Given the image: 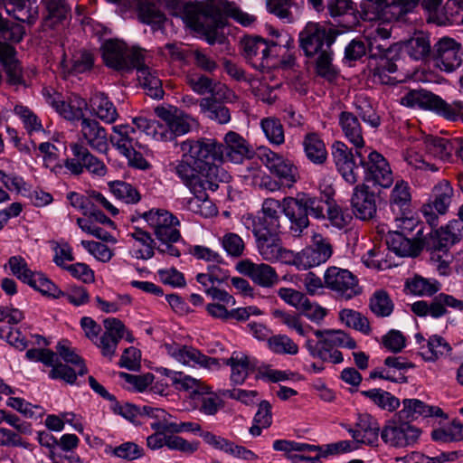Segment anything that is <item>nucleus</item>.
Masks as SVG:
<instances>
[{"instance_id": "1", "label": "nucleus", "mask_w": 463, "mask_h": 463, "mask_svg": "<svg viewBox=\"0 0 463 463\" xmlns=\"http://www.w3.org/2000/svg\"><path fill=\"white\" fill-rule=\"evenodd\" d=\"M180 149L194 164L205 171V178L217 182L227 181L229 175L220 168L218 163L223 160L222 145L212 138L186 139L180 144Z\"/></svg>"}, {"instance_id": "2", "label": "nucleus", "mask_w": 463, "mask_h": 463, "mask_svg": "<svg viewBox=\"0 0 463 463\" xmlns=\"http://www.w3.org/2000/svg\"><path fill=\"white\" fill-rule=\"evenodd\" d=\"M326 205L323 198L307 193H298L296 197H285L284 214L290 222L293 234L299 236L308 227V214L316 219L325 218Z\"/></svg>"}, {"instance_id": "3", "label": "nucleus", "mask_w": 463, "mask_h": 463, "mask_svg": "<svg viewBox=\"0 0 463 463\" xmlns=\"http://www.w3.org/2000/svg\"><path fill=\"white\" fill-rule=\"evenodd\" d=\"M155 112L159 118L158 126H156V140L159 141H173L189 133L195 124L193 118L175 107H157Z\"/></svg>"}, {"instance_id": "4", "label": "nucleus", "mask_w": 463, "mask_h": 463, "mask_svg": "<svg viewBox=\"0 0 463 463\" xmlns=\"http://www.w3.org/2000/svg\"><path fill=\"white\" fill-rule=\"evenodd\" d=\"M243 219L246 227L252 229L260 256L267 261H281L289 265L293 251L282 247L279 238L276 236L278 231L265 229L260 222L256 223V220L251 215L244 216Z\"/></svg>"}, {"instance_id": "5", "label": "nucleus", "mask_w": 463, "mask_h": 463, "mask_svg": "<svg viewBox=\"0 0 463 463\" xmlns=\"http://www.w3.org/2000/svg\"><path fill=\"white\" fill-rule=\"evenodd\" d=\"M105 64L117 71H129L138 61H147V51L128 47L124 42L109 40L101 47Z\"/></svg>"}, {"instance_id": "6", "label": "nucleus", "mask_w": 463, "mask_h": 463, "mask_svg": "<svg viewBox=\"0 0 463 463\" xmlns=\"http://www.w3.org/2000/svg\"><path fill=\"white\" fill-rule=\"evenodd\" d=\"M282 41L267 42L261 37L246 38L243 42V51L250 65L260 71L276 68L279 64L278 47Z\"/></svg>"}, {"instance_id": "7", "label": "nucleus", "mask_w": 463, "mask_h": 463, "mask_svg": "<svg viewBox=\"0 0 463 463\" xmlns=\"http://www.w3.org/2000/svg\"><path fill=\"white\" fill-rule=\"evenodd\" d=\"M311 244L298 252L293 251L289 265L299 270H307L326 263L333 254V247L329 239L322 234L312 232Z\"/></svg>"}, {"instance_id": "8", "label": "nucleus", "mask_w": 463, "mask_h": 463, "mask_svg": "<svg viewBox=\"0 0 463 463\" xmlns=\"http://www.w3.org/2000/svg\"><path fill=\"white\" fill-rule=\"evenodd\" d=\"M174 172L193 194H200L203 190L215 191L218 182L205 178V171L182 153L181 159L174 164Z\"/></svg>"}, {"instance_id": "9", "label": "nucleus", "mask_w": 463, "mask_h": 463, "mask_svg": "<svg viewBox=\"0 0 463 463\" xmlns=\"http://www.w3.org/2000/svg\"><path fill=\"white\" fill-rule=\"evenodd\" d=\"M257 156L270 174L279 179L281 185L289 188L298 181V169L290 159L267 146L260 147Z\"/></svg>"}, {"instance_id": "10", "label": "nucleus", "mask_w": 463, "mask_h": 463, "mask_svg": "<svg viewBox=\"0 0 463 463\" xmlns=\"http://www.w3.org/2000/svg\"><path fill=\"white\" fill-rule=\"evenodd\" d=\"M420 430L401 419L387 420L381 430V439L389 447L406 448L412 446L420 438Z\"/></svg>"}, {"instance_id": "11", "label": "nucleus", "mask_w": 463, "mask_h": 463, "mask_svg": "<svg viewBox=\"0 0 463 463\" xmlns=\"http://www.w3.org/2000/svg\"><path fill=\"white\" fill-rule=\"evenodd\" d=\"M149 228L154 231L156 239L160 241H177L180 232L177 229L178 219L164 209H151L142 214Z\"/></svg>"}, {"instance_id": "12", "label": "nucleus", "mask_w": 463, "mask_h": 463, "mask_svg": "<svg viewBox=\"0 0 463 463\" xmlns=\"http://www.w3.org/2000/svg\"><path fill=\"white\" fill-rule=\"evenodd\" d=\"M324 282L326 288L345 299H350L361 293L357 278L349 270L335 266L326 269Z\"/></svg>"}, {"instance_id": "13", "label": "nucleus", "mask_w": 463, "mask_h": 463, "mask_svg": "<svg viewBox=\"0 0 463 463\" xmlns=\"http://www.w3.org/2000/svg\"><path fill=\"white\" fill-rule=\"evenodd\" d=\"M163 348L168 356L184 365L207 369L220 367V363L216 358L207 356L191 345L171 342L165 343Z\"/></svg>"}, {"instance_id": "14", "label": "nucleus", "mask_w": 463, "mask_h": 463, "mask_svg": "<svg viewBox=\"0 0 463 463\" xmlns=\"http://www.w3.org/2000/svg\"><path fill=\"white\" fill-rule=\"evenodd\" d=\"M364 181L389 188L394 182L393 173L387 159L375 150H372L365 159H361Z\"/></svg>"}, {"instance_id": "15", "label": "nucleus", "mask_w": 463, "mask_h": 463, "mask_svg": "<svg viewBox=\"0 0 463 463\" xmlns=\"http://www.w3.org/2000/svg\"><path fill=\"white\" fill-rule=\"evenodd\" d=\"M463 51L454 39L443 37L433 46L431 58L439 70L452 72L462 64Z\"/></svg>"}, {"instance_id": "16", "label": "nucleus", "mask_w": 463, "mask_h": 463, "mask_svg": "<svg viewBox=\"0 0 463 463\" xmlns=\"http://www.w3.org/2000/svg\"><path fill=\"white\" fill-rule=\"evenodd\" d=\"M299 42L306 55L313 56L326 48L330 49L335 42V35L324 25L309 22L299 33Z\"/></svg>"}, {"instance_id": "17", "label": "nucleus", "mask_w": 463, "mask_h": 463, "mask_svg": "<svg viewBox=\"0 0 463 463\" xmlns=\"http://www.w3.org/2000/svg\"><path fill=\"white\" fill-rule=\"evenodd\" d=\"M334 164L342 178L349 184H355L360 179V166L355 162L352 149L344 142L335 141L331 147Z\"/></svg>"}, {"instance_id": "18", "label": "nucleus", "mask_w": 463, "mask_h": 463, "mask_svg": "<svg viewBox=\"0 0 463 463\" xmlns=\"http://www.w3.org/2000/svg\"><path fill=\"white\" fill-rule=\"evenodd\" d=\"M357 445L375 447L379 442L381 429L377 420L369 414H359L354 426L341 423Z\"/></svg>"}, {"instance_id": "19", "label": "nucleus", "mask_w": 463, "mask_h": 463, "mask_svg": "<svg viewBox=\"0 0 463 463\" xmlns=\"http://www.w3.org/2000/svg\"><path fill=\"white\" fill-rule=\"evenodd\" d=\"M451 307L463 311V301L451 295L440 293L430 302L418 300L411 305V310L419 317L439 318L446 315L447 308Z\"/></svg>"}, {"instance_id": "20", "label": "nucleus", "mask_w": 463, "mask_h": 463, "mask_svg": "<svg viewBox=\"0 0 463 463\" xmlns=\"http://www.w3.org/2000/svg\"><path fill=\"white\" fill-rule=\"evenodd\" d=\"M43 96L46 102L64 119L73 122L86 118L84 111L88 103L80 96L71 95L67 100H63L58 94L52 95L48 90H43Z\"/></svg>"}, {"instance_id": "21", "label": "nucleus", "mask_w": 463, "mask_h": 463, "mask_svg": "<svg viewBox=\"0 0 463 463\" xmlns=\"http://www.w3.org/2000/svg\"><path fill=\"white\" fill-rule=\"evenodd\" d=\"M272 447L277 451H283L292 463H319L320 448L317 446L288 439H276Z\"/></svg>"}, {"instance_id": "22", "label": "nucleus", "mask_w": 463, "mask_h": 463, "mask_svg": "<svg viewBox=\"0 0 463 463\" xmlns=\"http://www.w3.org/2000/svg\"><path fill=\"white\" fill-rule=\"evenodd\" d=\"M80 141L92 150L106 154L109 150V137L104 127L90 118H82L80 128Z\"/></svg>"}, {"instance_id": "23", "label": "nucleus", "mask_w": 463, "mask_h": 463, "mask_svg": "<svg viewBox=\"0 0 463 463\" xmlns=\"http://www.w3.org/2000/svg\"><path fill=\"white\" fill-rule=\"evenodd\" d=\"M420 0H368L367 8L375 12L373 19L391 22L398 20L403 14L417 6Z\"/></svg>"}, {"instance_id": "24", "label": "nucleus", "mask_w": 463, "mask_h": 463, "mask_svg": "<svg viewBox=\"0 0 463 463\" xmlns=\"http://www.w3.org/2000/svg\"><path fill=\"white\" fill-rule=\"evenodd\" d=\"M104 333L93 344L104 357L111 361L116 355L118 342L125 335L126 327L120 320L109 317L104 320Z\"/></svg>"}, {"instance_id": "25", "label": "nucleus", "mask_w": 463, "mask_h": 463, "mask_svg": "<svg viewBox=\"0 0 463 463\" xmlns=\"http://www.w3.org/2000/svg\"><path fill=\"white\" fill-rule=\"evenodd\" d=\"M236 269L262 288H271L279 281L275 269L265 263L258 264L250 260H242L237 263Z\"/></svg>"}, {"instance_id": "26", "label": "nucleus", "mask_w": 463, "mask_h": 463, "mask_svg": "<svg viewBox=\"0 0 463 463\" xmlns=\"http://www.w3.org/2000/svg\"><path fill=\"white\" fill-rule=\"evenodd\" d=\"M351 204L354 214L360 220H371L376 213L375 194L365 184L355 185Z\"/></svg>"}, {"instance_id": "27", "label": "nucleus", "mask_w": 463, "mask_h": 463, "mask_svg": "<svg viewBox=\"0 0 463 463\" xmlns=\"http://www.w3.org/2000/svg\"><path fill=\"white\" fill-rule=\"evenodd\" d=\"M398 51L409 59L426 62L431 58L432 46L430 37L422 33H415L411 38L397 44Z\"/></svg>"}, {"instance_id": "28", "label": "nucleus", "mask_w": 463, "mask_h": 463, "mask_svg": "<svg viewBox=\"0 0 463 463\" xmlns=\"http://www.w3.org/2000/svg\"><path fill=\"white\" fill-rule=\"evenodd\" d=\"M458 219L450 221L446 226L432 231L429 235V246L432 249L449 247L463 237V216L461 207L458 210Z\"/></svg>"}, {"instance_id": "29", "label": "nucleus", "mask_w": 463, "mask_h": 463, "mask_svg": "<svg viewBox=\"0 0 463 463\" xmlns=\"http://www.w3.org/2000/svg\"><path fill=\"white\" fill-rule=\"evenodd\" d=\"M224 364L231 367V381L242 384L249 374L256 370L258 360L242 351H234L224 360Z\"/></svg>"}, {"instance_id": "30", "label": "nucleus", "mask_w": 463, "mask_h": 463, "mask_svg": "<svg viewBox=\"0 0 463 463\" xmlns=\"http://www.w3.org/2000/svg\"><path fill=\"white\" fill-rule=\"evenodd\" d=\"M445 100L437 95L423 90H413L406 92L401 98V104L409 108L430 109L442 116Z\"/></svg>"}, {"instance_id": "31", "label": "nucleus", "mask_w": 463, "mask_h": 463, "mask_svg": "<svg viewBox=\"0 0 463 463\" xmlns=\"http://www.w3.org/2000/svg\"><path fill=\"white\" fill-rule=\"evenodd\" d=\"M388 249L401 257L417 256L424 248V239H409L404 232H389L386 237Z\"/></svg>"}, {"instance_id": "32", "label": "nucleus", "mask_w": 463, "mask_h": 463, "mask_svg": "<svg viewBox=\"0 0 463 463\" xmlns=\"http://www.w3.org/2000/svg\"><path fill=\"white\" fill-rule=\"evenodd\" d=\"M151 55L147 52V61H138L134 67L140 85L146 90L147 95L153 99H161L164 95L162 81L156 71L150 68Z\"/></svg>"}, {"instance_id": "33", "label": "nucleus", "mask_w": 463, "mask_h": 463, "mask_svg": "<svg viewBox=\"0 0 463 463\" xmlns=\"http://www.w3.org/2000/svg\"><path fill=\"white\" fill-rule=\"evenodd\" d=\"M183 20L187 26L199 33H208L213 28V17L203 5L187 4L184 7Z\"/></svg>"}, {"instance_id": "34", "label": "nucleus", "mask_w": 463, "mask_h": 463, "mask_svg": "<svg viewBox=\"0 0 463 463\" xmlns=\"http://www.w3.org/2000/svg\"><path fill=\"white\" fill-rule=\"evenodd\" d=\"M420 417H436L447 419L448 416L438 406H430L419 399H404L402 409L400 411V418L414 420Z\"/></svg>"}, {"instance_id": "35", "label": "nucleus", "mask_w": 463, "mask_h": 463, "mask_svg": "<svg viewBox=\"0 0 463 463\" xmlns=\"http://www.w3.org/2000/svg\"><path fill=\"white\" fill-rule=\"evenodd\" d=\"M137 129L128 124H119L112 128L109 143L121 154H129L132 148H145L136 137Z\"/></svg>"}, {"instance_id": "36", "label": "nucleus", "mask_w": 463, "mask_h": 463, "mask_svg": "<svg viewBox=\"0 0 463 463\" xmlns=\"http://www.w3.org/2000/svg\"><path fill=\"white\" fill-rule=\"evenodd\" d=\"M93 65V56L85 50L76 51L70 54L64 52L60 69L64 77L71 74L83 73Z\"/></svg>"}, {"instance_id": "37", "label": "nucleus", "mask_w": 463, "mask_h": 463, "mask_svg": "<svg viewBox=\"0 0 463 463\" xmlns=\"http://www.w3.org/2000/svg\"><path fill=\"white\" fill-rule=\"evenodd\" d=\"M339 126L347 141L357 149L356 155L361 157L358 149L364 146V139L358 118L352 112L343 111L339 115Z\"/></svg>"}, {"instance_id": "38", "label": "nucleus", "mask_w": 463, "mask_h": 463, "mask_svg": "<svg viewBox=\"0 0 463 463\" xmlns=\"http://www.w3.org/2000/svg\"><path fill=\"white\" fill-rule=\"evenodd\" d=\"M415 139L419 143L417 146L425 147L427 156H431L444 162L450 160L453 149L451 143L448 140L424 133H420Z\"/></svg>"}, {"instance_id": "39", "label": "nucleus", "mask_w": 463, "mask_h": 463, "mask_svg": "<svg viewBox=\"0 0 463 463\" xmlns=\"http://www.w3.org/2000/svg\"><path fill=\"white\" fill-rule=\"evenodd\" d=\"M175 0H145L139 5V17L145 24L160 25L165 20L163 8L169 7Z\"/></svg>"}, {"instance_id": "40", "label": "nucleus", "mask_w": 463, "mask_h": 463, "mask_svg": "<svg viewBox=\"0 0 463 463\" xmlns=\"http://www.w3.org/2000/svg\"><path fill=\"white\" fill-rule=\"evenodd\" d=\"M155 412L157 413L156 416L162 421L160 425L157 424V427L168 430L170 434L194 433L200 436L201 432H204L198 422L177 421L172 414L163 409Z\"/></svg>"}, {"instance_id": "41", "label": "nucleus", "mask_w": 463, "mask_h": 463, "mask_svg": "<svg viewBox=\"0 0 463 463\" xmlns=\"http://www.w3.org/2000/svg\"><path fill=\"white\" fill-rule=\"evenodd\" d=\"M91 112L106 124L114 123L118 118V112L107 95L97 92L90 99Z\"/></svg>"}, {"instance_id": "42", "label": "nucleus", "mask_w": 463, "mask_h": 463, "mask_svg": "<svg viewBox=\"0 0 463 463\" xmlns=\"http://www.w3.org/2000/svg\"><path fill=\"white\" fill-rule=\"evenodd\" d=\"M284 213V200L282 202L267 198L262 203V218H254L256 223L260 222L262 227L269 231H279L280 228V213Z\"/></svg>"}, {"instance_id": "43", "label": "nucleus", "mask_w": 463, "mask_h": 463, "mask_svg": "<svg viewBox=\"0 0 463 463\" xmlns=\"http://www.w3.org/2000/svg\"><path fill=\"white\" fill-rule=\"evenodd\" d=\"M130 237L133 240L130 248V254L133 258L149 260L154 256L155 241L148 232L137 229L134 232L130 233Z\"/></svg>"}, {"instance_id": "44", "label": "nucleus", "mask_w": 463, "mask_h": 463, "mask_svg": "<svg viewBox=\"0 0 463 463\" xmlns=\"http://www.w3.org/2000/svg\"><path fill=\"white\" fill-rule=\"evenodd\" d=\"M224 142L223 159L226 158L233 163L241 162L249 151L246 141L239 134L230 131L225 135Z\"/></svg>"}, {"instance_id": "45", "label": "nucleus", "mask_w": 463, "mask_h": 463, "mask_svg": "<svg viewBox=\"0 0 463 463\" xmlns=\"http://www.w3.org/2000/svg\"><path fill=\"white\" fill-rule=\"evenodd\" d=\"M156 411H161V409L146 405L143 406V411L148 418L153 420L150 423V427L155 430V433L146 438V445L153 450L159 449L164 446H166L167 434H170L168 430H165L164 429L157 427V424L160 425L162 421L156 416L157 415V413L155 412Z\"/></svg>"}, {"instance_id": "46", "label": "nucleus", "mask_w": 463, "mask_h": 463, "mask_svg": "<svg viewBox=\"0 0 463 463\" xmlns=\"http://www.w3.org/2000/svg\"><path fill=\"white\" fill-rule=\"evenodd\" d=\"M303 147L306 156L312 163L321 165L326 160V145L318 134L307 133L303 139Z\"/></svg>"}, {"instance_id": "47", "label": "nucleus", "mask_w": 463, "mask_h": 463, "mask_svg": "<svg viewBox=\"0 0 463 463\" xmlns=\"http://www.w3.org/2000/svg\"><path fill=\"white\" fill-rule=\"evenodd\" d=\"M70 148L74 156H78L83 161L85 168L97 175L103 176L107 173V167L105 164L92 155L89 149L79 144V142H73L70 145Z\"/></svg>"}, {"instance_id": "48", "label": "nucleus", "mask_w": 463, "mask_h": 463, "mask_svg": "<svg viewBox=\"0 0 463 463\" xmlns=\"http://www.w3.org/2000/svg\"><path fill=\"white\" fill-rule=\"evenodd\" d=\"M14 393L15 390L6 384L4 380L0 378V400L3 395L10 396L6 402L7 406L16 410L27 418H33L37 412H39L40 408L38 406L32 405L22 398L11 396Z\"/></svg>"}, {"instance_id": "49", "label": "nucleus", "mask_w": 463, "mask_h": 463, "mask_svg": "<svg viewBox=\"0 0 463 463\" xmlns=\"http://www.w3.org/2000/svg\"><path fill=\"white\" fill-rule=\"evenodd\" d=\"M450 351L449 345L439 335H431L420 347V354L425 361L434 362Z\"/></svg>"}, {"instance_id": "50", "label": "nucleus", "mask_w": 463, "mask_h": 463, "mask_svg": "<svg viewBox=\"0 0 463 463\" xmlns=\"http://www.w3.org/2000/svg\"><path fill=\"white\" fill-rule=\"evenodd\" d=\"M5 11L13 15L17 21L33 23L36 12L31 7L32 0H3Z\"/></svg>"}, {"instance_id": "51", "label": "nucleus", "mask_w": 463, "mask_h": 463, "mask_svg": "<svg viewBox=\"0 0 463 463\" xmlns=\"http://www.w3.org/2000/svg\"><path fill=\"white\" fill-rule=\"evenodd\" d=\"M201 112L207 118L220 124H227L231 120L230 110L212 98H203L199 102Z\"/></svg>"}, {"instance_id": "52", "label": "nucleus", "mask_w": 463, "mask_h": 463, "mask_svg": "<svg viewBox=\"0 0 463 463\" xmlns=\"http://www.w3.org/2000/svg\"><path fill=\"white\" fill-rule=\"evenodd\" d=\"M407 289L417 296H432L441 288V284L434 279L414 276L406 282Z\"/></svg>"}, {"instance_id": "53", "label": "nucleus", "mask_w": 463, "mask_h": 463, "mask_svg": "<svg viewBox=\"0 0 463 463\" xmlns=\"http://www.w3.org/2000/svg\"><path fill=\"white\" fill-rule=\"evenodd\" d=\"M272 316L280 324L285 325L288 328L295 330L299 335L307 336L312 331V327L305 324L300 317L294 313H289L281 309H274Z\"/></svg>"}, {"instance_id": "54", "label": "nucleus", "mask_w": 463, "mask_h": 463, "mask_svg": "<svg viewBox=\"0 0 463 463\" xmlns=\"http://www.w3.org/2000/svg\"><path fill=\"white\" fill-rule=\"evenodd\" d=\"M389 201L392 207H396L401 211L406 210L411 201L409 184L402 179L396 180L391 191Z\"/></svg>"}, {"instance_id": "55", "label": "nucleus", "mask_w": 463, "mask_h": 463, "mask_svg": "<svg viewBox=\"0 0 463 463\" xmlns=\"http://www.w3.org/2000/svg\"><path fill=\"white\" fill-rule=\"evenodd\" d=\"M33 278L28 281L27 285L35 290L41 292L43 295L52 298H61L64 296V291L58 288L52 281H51L42 272H34Z\"/></svg>"}, {"instance_id": "56", "label": "nucleus", "mask_w": 463, "mask_h": 463, "mask_svg": "<svg viewBox=\"0 0 463 463\" xmlns=\"http://www.w3.org/2000/svg\"><path fill=\"white\" fill-rule=\"evenodd\" d=\"M260 128L271 145L280 146L285 142L284 128L279 118H264L260 120Z\"/></svg>"}, {"instance_id": "57", "label": "nucleus", "mask_w": 463, "mask_h": 463, "mask_svg": "<svg viewBox=\"0 0 463 463\" xmlns=\"http://www.w3.org/2000/svg\"><path fill=\"white\" fill-rule=\"evenodd\" d=\"M339 319L346 326L364 335H369L372 331L368 318L358 311L350 308L342 309L339 312Z\"/></svg>"}, {"instance_id": "58", "label": "nucleus", "mask_w": 463, "mask_h": 463, "mask_svg": "<svg viewBox=\"0 0 463 463\" xmlns=\"http://www.w3.org/2000/svg\"><path fill=\"white\" fill-rule=\"evenodd\" d=\"M354 108L362 119L373 128H377L380 123V117L370 101L369 98L364 94H358L354 98Z\"/></svg>"}, {"instance_id": "59", "label": "nucleus", "mask_w": 463, "mask_h": 463, "mask_svg": "<svg viewBox=\"0 0 463 463\" xmlns=\"http://www.w3.org/2000/svg\"><path fill=\"white\" fill-rule=\"evenodd\" d=\"M361 394L370 399L374 404L383 410L393 411L400 406V401L398 398L382 389L362 391Z\"/></svg>"}, {"instance_id": "60", "label": "nucleus", "mask_w": 463, "mask_h": 463, "mask_svg": "<svg viewBox=\"0 0 463 463\" xmlns=\"http://www.w3.org/2000/svg\"><path fill=\"white\" fill-rule=\"evenodd\" d=\"M453 195V188L449 183L443 182L437 184L433 189V198L430 199L436 212L440 214L447 213L449 206L451 203Z\"/></svg>"}, {"instance_id": "61", "label": "nucleus", "mask_w": 463, "mask_h": 463, "mask_svg": "<svg viewBox=\"0 0 463 463\" xmlns=\"http://www.w3.org/2000/svg\"><path fill=\"white\" fill-rule=\"evenodd\" d=\"M14 112L20 118L24 129L29 135L44 131L42 120L28 107L24 105H15Z\"/></svg>"}, {"instance_id": "62", "label": "nucleus", "mask_w": 463, "mask_h": 463, "mask_svg": "<svg viewBox=\"0 0 463 463\" xmlns=\"http://www.w3.org/2000/svg\"><path fill=\"white\" fill-rule=\"evenodd\" d=\"M369 307L375 316L385 317L392 313L394 305L387 292L379 289L372 295Z\"/></svg>"}, {"instance_id": "63", "label": "nucleus", "mask_w": 463, "mask_h": 463, "mask_svg": "<svg viewBox=\"0 0 463 463\" xmlns=\"http://www.w3.org/2000/svg\"><path fill=\"white\" fill-rule=\"evenodd\" d=\"M48 12L47 23L55 25L66 21L70 17L71 7L66 0H44Z\"/></svg>"}, {"instance_id": "64", "label": "nucleus", "mask_w": 463, "mask_h": 463, "mask_svg": "<svg viewBox=\"0 0 463 463\" xmlns=\"http://www.w3.org/2000/svg\"><path fill=\"white\" fill-rule=\"evenodd\" d=\"M431 438L438 442L448 443L463 439V425L453 420L449 426L439 428L431 432Z\"/></svg>"}]
</instances>
